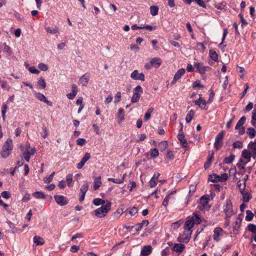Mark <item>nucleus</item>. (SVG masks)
Returning <instances> with one entry per match:
<instances>
[{"instance_id":"nucleus-43","label":"nucleus","mask_w":256,"mask_h":256,"mask_svg":"<svg viewBox=\"0 0 256 256\" xmlns=\"http://www.w3.org/2000/svg\"><path fill=\"white\" fill-rule=\"evenodd\" d=\"M251 123L254 126L256 127V110H253L252 112Z\"/></svg>"},{"instance_id":"nucleus-62","label":"nucleus","mask_w":256,"mask_h":256,"mask_svg":"<svg viewBox=\"0 0 256 256\" xmlns=\"http://www.w3.org/2000/svg\"><path fill=\"white\" fill-rule=\"evenodd\" d=\"M248 230L253 233L256 234V226L254 224H250L248 226Z\"/></svg>"},{"instance_id":"nucleus-25","label":"nucleus","mask_w":256,"mask_h":256,"mask_svg":"<svg viewBox=\"0 0 256 256\" xmlns=\"http://www.w3.org/2000/svg\"><path fill=\"white\" fill-rule=\"evenodd\" d=\"M150 61L152 66L156 68L159 67L162 63L161 60L158 58H152Z\"/></svg>"},{"instance_id":"nucleus-41","label":"nucleus","mask_w":256,"mask_h":256,"mask_svg":"<svg viewBox=\"0 0 256 256\" xmlns=\"http://www.w3.org/2000/svg\"><path fill=\"white\" fill-rule=\"evenodd\" d=\"M33 196L36 198H44L45 195L42 192H36L33 193Z\"/></svg>"},{"instance_id":"nucleus-5","label":"nucleus","mask_w":256,"mask_h":256,"mask_svg":"<svg viewBox=\"0 0 256 256\" xmlns=\"http://www.w3.org/2000/svg\"><path fill=\"white\" fill-rule=\"evenodd\" d=\"M246 120V118L244 116H242L238 122L235 128L236 130H239L238 133L240 135L244 134L245 132L244 128L242 126V125L244 124Z\"/></svg>"},{"instance_id":"nucleus-47","label":"nucleus","mask_w":256,"mask_h":256,"mask_svg":"<svg viewBox=\"0 0 256 256\" xmlns=\"http://www.w3.org/2000/svg\"><path fill=\"white\" fill-rule=\"evenodd\" d=\"M246 220L248 221H250L252 219V218L254 216V214L250 210H246Z\"/></svg>"},{"instance_id":"nucleus-2","label":"nucleus","mask_w":256,"mask_h":256,"mask_svg":"<svg viewBox=\"0 0 256 256\" xmlns=\"http://www.w3.org/2000/svg\"><path fill=\"white\" fill-rule=\"evenodd\" d=\"M12 148V140L10 138H8L2 146V150L0 153L2 156L3 158H8L10 154Z\"/></svg>"},{"instance_id":"nucleus-29","label":"nucleus","mask_w":256,"mask_h":256,"mask_svg":"<svg viewBox=\"0 0 256 256\" xmlns=\"http://www.w3.org/2000/svg\"><path fill=\"white\" fill-rule=\"evenodd\" d=\"M92 203L94 205L96 206H98L100 205L103 206L106 204V202L104 200L100 198L94 199V200H92Z\"/></svg>"},{"instance_id":"nucleus-31","label":"nucleus","mask_w":256,"mask_h":256,"mask_svg":"<svg viewBox=\"0 0 256 256\" xmlns=\"http://www.w3.org/2000/svg\"><path fill=\"white\" fill-rule=\"evenodd\" d=\"M168 146V142L166 140L162 141L158 144V148L162 152L165 150L166 149Z\"/></svg>"},{"instance_id":"nucleus-57","label":"nucleus","mask_w":256,"mask_h":256,"mask_svg":"<svg viewBox=\"0 0 256 256\" xmlns=\"http://www.w3.org/2000/svg\"><path fill=\"white\" fill-rule=\"evenodd\" d=\"M54 174H55V172H53L50 175V176L48 178H44V182L46 183L50 182L53 179V177H54Z\"/></svg>"},{"instance_id":"nucleus-33","label":"nucleus","mask_w":256,"mask_h":256,"mask_svg":"<svg viewBox=\"0 0 256 256\" xmlns=\"http://www.w3.org/2000/svg\"><path fill=\"white\" fill-rule=\"evenodd\" d=\"M194 111L192 110H190L188 112L186 118V122L188 123L192 120L194 116Z\"/></svg>"},{"instance_id":"nucleus-15","label":"nucleus","mask_w":256,"mask_h":256,"mask_svg":"<svg viewBox=\"0 0 256 256\" xmlns=\"http://www.w3.org/2000/svg\"><path fill=\"white\" fill-rule=\"evenodd\" d=\"M148 220H144L142 222L134 226H131L132 228H134L136 232H138L142 229V226H147L148 224Z\"/></svg>"},{"instance_id":"nucleus-55","label":"nucleus","mask_w":256,"mask_h":256,"mask_svg":"<svg viewBox=\"0 0 256 256\" xmlns=\"http://www.w3.org/2000/svg\"><path fill=\"white\" fill-rule=\"evenodd\" d=\"M8 107L6 104H4L2 106V116L4 120H5L6 118V112Z\"/></svg>"},{"instance_id":"nucleus-61","label":"nucleus","mask_w":256,"mask_h":256,"mask_svg":"<svg viewBox=\"0 0 256 256\" xmlns=\"http://www.w3.org/2000/svg\"><path fill=\"white\" fill-rule=\"evenodd\" d=\"M108 180L112 182H113L117 184L122 183V180H120V178H108Z\"/></svg>"},{"instance_id":"nucleus-35","label":"nucleus","mask_w":256,"mask_h":256,"mask_svg":"<svg viewBox=\"0 0 256 256\" xmlns=\"http://www.w3.org/2000/svg\"><path fill=\"white\" fill-rule=\"evenodd\" d=\"M234 158L235 156L234 154H230L229 156L224 158V162L226 164H230L234 161Z\"/></svg>"},{"instance_id":"nucleus-36","label":"nucleus","mask_w":256,"mask_h":256,"mask_svg":"<svg viewBox=\"0 0 256 256\" xmlns=\"http://www.w3.org/2000/svg\"><path fill=\"white\" fill-rule=\"evenodd\" d=\"M45 29L48 32L51 34H55L59 32L58 28L56 26L54 28L48 27Z\"/></svg>"},{"instance_id":"nucleus-48","label":"nucleus","mask_w":256,"mask_h":256,"mask_svg":"<svg viewBox=\"0 0 256 256\" xmlns=\"http://www.w3.org/2000/svg\"><path fill=\"white\" fill-rule=\"evenodd\" d=\"M228 178V174L224 173L222 174L220 176H218V182H224Z\"/></svg>"},{"instance_id":"nucleus-58","label":"nucleus","mask_w":256,"mask_h":256,"mask_svg":"<svg viewBox=\"0 0 256 256\" xmlns=\"http://www.w3.org/2000/svg\"><path fill=\"white\" fill-rule=\"evenodd\" d=\"M233 148H242V143L240 141H237L233 143Z\"/></svg>"},{"instance_id":"nucleus-46","label":"nucleus","mask_w":256,"mask_h":256,"mask_svg":"<svg viewBox=\"0 0 256 256\" xmlns=\"http://www.w3.org/2000/svg\"><path fill=\"white\" fill-rule=\"evenodd\" d=\"M38 84L42 88H44L46 86V82L43 78H40L38 82Z\"/></svg>"},{"instance_id":"nucleus-18","label":"nucleus","mask_w":256,"mask_h":256,"mask_svg":"<svg viewBox=\"0 0 256 256\" xmlns=\"http://www.w3.org/2000/svg\"><path fill=\"white\" fill-rule=\"evenodd\" d=\"M178 140H180L182 146L183 148H186L187 146V142L182 132V133H179L178 136Z\"/></svg>"},{"instance_id":"nucleus-52","label":"nucleus","mask_w":256,"mask_h":256,"mask_svg":"<svg viewBox=\"0 0 256 256\" xmlns=\"http://www.w3.org/2000/svg\"><path fill=\"white\" fill-rule=\"evenodd\" d=\"M218 175L216 174H210L209 176L208 180L212 182H218Z\"/></svg>"},{"instance_id":"nucleus-16","label":"nucleus","mask_w":256,"mask_h":256,"mask_svg":"<svg viewBox=\"0 0 256 256\" xmlns=\"http://www.w3.org/2000/svg\"><path fill=\"white\" fill-rule=\"evenodd\" d=\"M209 198L205 196H202L200 199V204L203 208H210L208 204Z\"/></svg>"},{"instance_id":"nucleus-51","label":"nucleus","mask_w":256,"mask_h":256,"mask_svg":"<svg viewBox=\"0 0 256 256\" xmlns=\"http://www.w3.org/2000/svg\"><path fill=\"white\" fill-rule=\"evenodd\" d=\"M72 175L70 174H68L66 176V181L68 184V185L70 187L72 186Z\"/></svg>"},{"instance_id":"nucleus-3","label":"nucleus","mask_w":256,"mask_h":256,"mask_svg":"<svg viewBox=\"0 0 256 256\" xmlns=\"http://www.w3.org/2000/svg\"><path fill=\"white\" fill-rule=\"evenodd\" d=\"M223 210L226 214L225 219L230 218L234 214L232 202L230 200H227L222 206Z\"/></svg>"},{"instance_id":"nucleus-63","label":"nucleus","mask_w":256,"mask_h":256,"mask_svg":"<svg viewBox=\"0 0 256 256\" xmlns=\"http://www.w3.org/2000/svg\"><path fill=\"white\" fill-rule=\"evenodd\" d=\"M24 158L26 160L27 162H28L30 159V156L31 154L30 152V151L26 152L23 154Z\"/></svg>"},{"instance_id":"nucleus-19","label":"nucleus","mask_w":256,"mask_h":256,"mask_svg":"<svg viewBox=\"0 0 256 256\" xmlns=\"http://www.w3.org/2000/svg\"><path fill=\"white\" fill-rule=\"evenodd\" d=\"M184 248L185 246L184 244H176L173 246L172 250L176 252L180 253L184 250Z\"/></svg>"},{"instance_id":"nucleus-10","label":"nucleus","mask_w":256,"mask_h":256,"mask_svg":"<svg viewBox=\"0 0 256 256\" xmlns=\"http://www.w3.org/2000/svg\"><path fill=\"white\" fill-rule=\"evenodd\" d=\"M90 158V154L88 152H86L84 157L82 158L80 162L77 164V168L78 169L82 168L83 166H84V164L86 162V161L89 160V159Z\"/></svg>"},{"instance_id":"nucleus-37","label":"nucleus","mask_w":256,"mask_h":256,"mask_svg":"<svg viewBox=\"0 0 256 256\" xmlns=\"http://www.w3.org/2000/svg\"><path fill=\"white\" fill-rule=\"evenodd\" d=\"M154 110V109L152 108H149L147 110L146 113L145 114L144 118V120L145 121H146L150 118L151 114L153 112Z\"/></svg>"},{"instance_id":"nucleus-1","label":"nucleus","mask_w":256,"mask_h":256,"mask_svg":"<svg viewBox=\"0 0 256 256\" xmlns=\"http://www.w3.org/2000/svg\"><path fill=\"white\" fill-rule=\"evenodd\" d=\"M111 205V202L106 200V204L102 206L100 208L96 209L94 211L95 216L99 218L104 217L110 210Z\"/></svg>"},{"instance_id":"nucleus-9","label":"nucleus","mask_w":256,"mask_h":256,"mask_svg":"<svg viewBox=\"0 0 256 256\" xmlns=\"http://www.w3.org/2000/svg\"><path fill=\"white\" fill-rule=\"evenodd\" d=\"M194 224L190 220V218L188 219V220H186L184 225V230L188 232L189 234L190 235L192 233V228L194 227Z\"/></svg>"},{"instance_id":"nucleus-64","label":"nucleus","mask_w":256,"mask_h":256,"mask_svg":"<svg viewBox=\"0 0 256 256\" xmlns=\"http://www.w3.org/2000/svg\"><path fill=\"white\" fill-rule=\"evenodd\" d=\"M38 68L43 71H46L48 70V66L44 63H40L38 64Z\"/></svg>"},{"instance_id":"nucleus-17","label":"nucleus","mask_w":256,"mask_h":256,"mask_svg":"<svg viewBox=\"0 0 256 256\" xmlns=\"http://www.w3.org/2000/svg\"><path fill=\"white\" fill-rule=\"evenodd\" d=\"M194 66L197 69V70L202 74H205L207 68H208V67L203 66L202 64L200 63H196L194 64Z\"/></svg>"},{"instance_id":"nucleus-45","label":"nucleus","mask_w":256,"mask_h":256,"mask_svg":"<svg viewBox=\"0 0 256 256\" xmlns=\"http://www.w3.org/2000/svg\"><path fill=\"white\" fill-rule=\"evenodd\" d=\"M240 224L241 220L238 218L237 220L235 222L234 225L233 226V230H238L240 228Z\"/></svg>"},{"instance_id":"nucleus-12","label":"nucleus","mask_w":256,"mask_h":256,"mask_svg":"<svg viewBox=\"0 0 256 256\" xmlns=\"http://www.w3.org/2000/svg\"><path fill=\"white\" fill-rule=\"evenodd\" d=\"M72 91L71 93L66 94L68 98L70 100H72L76 96L78 92L77 86L75 84H73L72 86Z\"/></svg>"},{"instance_id":"nucleus-50","label":"nucleus","mask_w":256,"mask_h":256,"mask_svg":"<svg viewBox=\"0 0 256 256\" xmlns=\"http://www.w3.org/2000/svg\"><path fill=\"white\" fill-rule=\"evenodd\" d=\"M88 189V184L86 182V183L84 184L80 188V190L81 194H86Z\"/></svg>"},{"instance_id":"nucleus-4","label":"nucleus","mask_w":256,"mask_h":256,"mask_svg":"<svg viewBox=\"0 0 256 256\" xmlns=\"http://www.w3.org/2000/svg\"><path fill=\"white\" fill-rule=\"evenodd\" d=\"M224 132L222 130L219 132L216 137L215 142L214 143V147L216 150H218L223 145L222 140L224 138Z\"/></svg>"},{"instance_id":"nucleus-38","label":"nucleus","mask_w":256,"mask_h":256,"mask_svg":"<svg viewBox=\"0 0 256 256\" xmlns=\"http://www.w3.org/2000/svg\"><path fill=\"white\" fill-rule=\"evenodd\" d=\"M118 117L119 119V122H120L124 120V112L122 108H120L118 109Z\"/></svg>"},{"instance_id":"nucleus-6","label":"nucleus","mask_w":256,"mask_h":256,"mask_svg":"<svg viewBox=\"0 0 256 256\" xmlns=\"http://www.w3.org/2000/svg\"><path fill=\"white\" fill-rule=\"evenodd\" d=\"M54 198L56 203L62 206H65L68 203V201L66 198L63 196L56 195Z\"/></svg>"},{"instance_id":"nucleus-23","label":"nucleus","mask_w":256,"mask_h":256,"mask_svg":"<svg viewBox=\"0 0 256 256\" xmlns=\"http://www.w3.org/2000/svg\"><path fill=\"white\" fill-rule=\"evenodd\" d=\"M102 185L101 177H96L94 180V189L98 190Z\"/></svg>"},{"instance_id":"nucleus-14","label":"nucleus","mask_w":256,"mask_h":256,"mask_svg":"<svg viewBox=\"0 0 256 256\" xmlns=\"http://www.w3.org/2000/svg\"><path fill=\"white\" fill-rule=\"evenodd\" d=\"M152 252V248L150 245L146 246L143 247L141 250V254L142 256H147Z\"/></svg>"},{"instance_id":"nucleus-32","label":"nucleus","mask_w":256,"mask_h":256,"mask_svg":"<svg viewBox=\"0 0 256 256\" xmlns=\"http://www.w3.org/2000/svg\"><path fill=\"white\" fill-rule=\"evenodd\" d=\"M246 134L250 138H252L256 136V131L254 128H249L247 130Z\"/></svg>"},{"instance_id":"nucleus-39","label":"nucleus","mask_w":256,"mask_h":256,"mask_svg":"<svg viewBox=\"0 0 256 256\" xmlns=\"http://www.w3.org/2000/svg\"><path fill=\"white\" fill-rule=\"evenodd\" d=\"M248 146L252 149L254 153L253 158H255L256 156V142H250Z\"/></svg>"},{"instance_id":"nucleus-54","label":"nucleus","mask_w":256,"mask_h":256,"mask_svg":"<svg viewBox=\"0 0 256 256\" xmlns=\"http://www.w3.org/2000/svg\"><path fill=\"white\" fill-rule=\"evenodd\" d=\"M41 136L44 138H46L48 136V132L47 128L46 126H42V132H40Z\"/></svg>"},{"instance_id":"nucleus-7","label":"nucleus","mask_w":256,"mask_h":256,"mask_svg":"<svg viewBox=\"0 0 256 256\" xmlns=\"http://www.w3.org/2000/svg\"><path fill=\"white\" fill-rule=\"evenodd\" d=\"M130 77L134 80L144 81V75L143 73L138 74V70H134L130 74Z\"/></svg>"},{"instance_id":"nucleus-56","label":"nucleus","mask_w":256,"mask_h":256,"mask_svg":"<svg viewBox=\"0 0 256 256\" xmlns=\"http://www.w3.org/2000/svg\"><path fill=\"white\" fill-rule=\"evenodd\" d=\"M158 180L154 179V178H152L150 181L149 182V186L151 188L154 187L158 183Z\"/></svg>"},{"instance_id":"nucleus-22","label":"nucleus","mask_w":256,"mask_h":256,"mask_svg":"<svg viewBox=\"0 0 256 256\" xmlns=\"http://www.w3.org/2000/svg\"><path fill=\"white\" fill-rule=\"evenodd\" d=\"M89 76L86 75V74H84L81 76L80 81L82 86H86L88 84L89 81Z\"/></svg>"},{"instance_id":"nucleus-40","label":"nucleus","mask_w":256,"mask_h":256,"mask_svg":"<svg viewBox=\"0 0 256 256\" xmlns=\"http://www.w3.org/2000/svg\"><path fill=\"white\" fill-rule=\"evenodd\" d=\"M158 8L156 6H151L150 7V14L153 16H156L158 14Z\"/></svg>"},{"instance_id":"nucleus-26","label":"nucleus","mask_w":256,"mask_h":256,"mask_svg":"<svg viewBox=\"0 0 256 256\" xmlns=\"http://www.w3.org/2000/svg\"><path fill=\"white\" fill-rule=\"evenodd\" d=\"M252 156V153L247 150H244L242 152V156L248 160L247 162L250 161Z\"/></svg>"},{"instance_id":"nucleus-8","label":"nucleus","mask_w":256,"mask_h":256,"mask_svg":"<svg viewBox=\"0 0 256 256\" xmlns=\"http://www.w3.org/2000/svg\"><path fill=\"white\" fill-rule=\"evenodd\" d=\"M185 70L184 68H180L178 70L174 76V79L171 82L172 84H176V82L178 80L180 77L183 76L185 73Z\"/></svg>"},{"instance_id":"nucleus-27","label":"nucleus","mask_w":256,"mask_h":256,"mask_svg":"<svg viewBox=\"0 0 256 256\" xmlns=\"http://www.w3.org/2000/svg\"><path fill=\"white\" fill-rule=\"evenodd\" d=\"M34 242L37 246L42 245L44 243V240L39 236H35L34 238Z\"/></svg>"},{"instance_id":"nucleus-21","label":"nucleus","mask_w":256,"mask_h":256,"mask_svg":"<svg viewBox=\"0 0 256 256\" xmlns=\"http://www.w3.org/2000/svg\"><path fill=\"white\" fill-rule=\"evenodd\" d=\"M194 102L196 105L198 106L201 108L204 109L206 106V101L202 98H200L198 100H196Z\"/></svg>"},{"instance_id":"nucleus-24","label":"nucleus","mask_w":256,"mask_h":256,"mask_svg":"<svg viewBox=\"0 0 256 256\" xmlns=\"http://www.w3.org/2000/svg\"><path fill=\"white\" fill-rule=\"evenodd\" d=\"M193 223L194 224H198L201 222V218L199 215L194 214L190 218Z\"/></svg>"},{"instance_id":"nucleus-11","label":"nucleus","mask_w":256,"mask_h":256,"mask_svg":"<svg viewBox=\"0 0 256 256\" xmlns=\"http://www.w3.org/2000/svg\"><path fill=\"white\" fill-rule=\"evenodd\" d=\"M223 230L222 228L218 227L214 230V234L213 236V238L214 240L218 242L220 240V236L222 234Z\"/></svg>"},{"instance_id":"nucleus-53","label":"nucleus","mask_w":256,"mask_h":256,"mask_svg":"<svg viewBox=\"0 0 256 256\" xmlns=\"http://www.w3.org/2000/svg\"><path fill=\"white\" fill-rule=\"evenodd\" d=\"M246 163L247 162H244L242 159H240L237 164V166L240 169H244Z\"/></svg>"},{"instance_id":"nucleus-60","label":"nucleus","mask_w":256,"mask_h":256,"mask_svg":"<svg viewBox=\"0 0 256 256\" xmlns=\"http://www.w3.org/2000/svg\"><path fill=\"white\" fill-rule=\"evenodd\" d=\"M36 98L40 100V101H42V102H44L46 100V96L42 94H40V93H37L36 94Z\"/></svg>"},{"instance_id":"nucleus-44","label":"nucleus","mask_w":256,"mask_h":256,"mask_svg":"<svg viewBox=\"0 0 256 256\" xmlns=\"http://www.w3.org/2000/svg\"><path fill=\"white\" fill-rule=\"evenodd\" d=\"M159 152L157 148L152 149L150 150V155L152 158H156L158 156Z\"/></svg>"},{"instance_id":"nucleus-34","label":"nucleus","mask_w":256,"mask_h":256,"mask_svg":"<svg viewBox=\"0 0 256 256\" xmlns=\"http://www.w3.org/2000/svg\"><path fill=\"white\" fill-rule=\"evenodd\" d=\"M210 58L214 61L216 62L218 60V55L217 53L212 50H210L209 52Z\"/></svg>"},{"instance_id":"nucleus-30","label":"nucleus","mask_w":256,"mask_h":256,"mask_svg":"<svg viewBox=\"0 0 256 256\" xmlns=\"http://www.w3.org/2000/svg\"><path fill=\"white\" fill-rule=\"evenodd\" d=\"M213 158H214V152H212L210 155H209L207 161L204 164V166L205 169H206L210 166V165L211 164L212 162Z\"/></svg>"},{"instance_id":"nucleus-42","label":"nucleus","mask_w":256,"mask_h":256,"mask_svg":"<svg viewBox=\"0 0 256 256\" xmlns=\"http://www.w3.org/2000/svg\"><path fill=\"white\" fill-rule=\"evenodd\" d=\"M140 98V94L137 92H134L131 101L132 102H136L138 101Z\"/></svg>"},{"instance_id":"nucleus-49","label":"nucleus","mask_w":256,"mask_h":256,"mask_svg":"<svg viewBox=\"0 0 256 256\" xmlns=\"http://www.w3.org/2000/svg\"><path fill=\"white\" fill-rule=\"evenodd\" d=\"M182 223V220H178L176 222L172 223L171 225V227L172 228L175 230L178 228Z\"/></svg>"},{"instance_id":"nucleus-20","label":"nucleus","mask_w":256,"mask_h":256,"mask_svg":"<svg viewBox=\"0 0 256 256\" xmlns=\"http://www.w3.org/2000/svg\"><path fill=\"white\" fill-rule=\"evenodd\" d=\"M249 189L247 190H244L243 192H242L240 194L242 196V199L243 201L245 202H247L250 201V199L251 198L252 196L249 194Z\"/></svg>"},{"instance_id":"nucleus-59","label":"nucleus","mask_w":256,"mask_h":256,"mask_svg":"<svg viewBox=\"0 0 256 256\" xmlns=\"http://www.w3.org/2000/svg\"><path fill=\"white\" fill-rule=\"evenodd\" d=\"M76 144L78 145H79L80 146H82L86 144V140L84 138H78L76 140Z\"/></svg>"},{"instance_id":"nucleus-28","label":"nucleus","mask_w":256,"mask_h":256,"mask_svg":"<svg viewBox=\"0 0 256 256\" xmlns=\"http://www.w3.org/2000/svg\"><path fill=\"white\" fill-rule=\"evenodd\" d=\"M176 191H172L170 194L166 196L164 200L162 205L166 207L168 205V200L171 198V196L176 193Z\"/></svg>"},{"instance_id":"nucleus-13","label":"nucleus","mask_w":256,"mask_h":256,"mask_svg":"<svg viewBox=\"0 0 256 256\" xmlns=\"http://www.w3.org/2000/svg\"><path fill=\"white\" fill-rule=\"evenodd\" d=\"M246 179L245 180H240L238 182L237 186L240 192L243 191H245L248 190V188H246Z\"/></svg>"}]
</instances>
